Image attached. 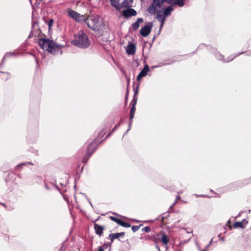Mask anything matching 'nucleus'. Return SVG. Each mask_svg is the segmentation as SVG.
I'll use <instances>...</instances> for the list:
<instances>
[{
	"label": "nucleus",
	"instance_id": "obj_1",
	"mask_svg": "<svg viewBox=\"0 0 251 251\" xmlns=\"http://www.w3.org/2000/svg\"><path fill=\"white\" fill-rule=\"evenodd\" d=\"M38 43L42 49L53 54H57L64 47L53 40L44 38H39Z\"/></svg>",
	"mask_w": 251,
	"mask_h": 251
},
{
	"label": "nucleus",
	"instance_id": "obj_2",
	"mask_svg": "<svg viewBox=\"0 0 251 251\" xmlns=\"http://www.w3.org/2000/svg\"><path fill=\"white\" fill-rule=\"evenodd\" d=\"M72 43L80 48L86 49L90 45V41L83 31L80 30L76 35Z\"/></svg>",
	"mask_w": 251,
	"mask_h": 251
},
{
	"label": "nucleus",
	"instance_id": "obj_3",
	"mask_svg": "<svg viewBox=\"0 0 251 251\" xmlns=\"http://www.w3.org/2000/svg\"><path fill=\"white\" fill-rule=\"evenodd\" d=\"M153 1L156 3L159 8L162 7L165 1L172 6L177 5L180 7L183 6L185 4L184 0H153Z\"/></svg>",
	"mask_w": 251,
	"mask_h": 251
},
{
	"label": "nucleus",
	"instance_id": "obj_4",
	"mask_svg": "<svg viewBox=\"0 0 251 251\" xmlns=\"http://www.w3.org/2000/svg\"><path fill=\"white\" fill-rule=\"evenodd\" d=\"M86 24L88 26L94 31L98 30V24L99 23V18L96 16H92L86 19Z\"/></svg>",
	"mask_w": 251,
	"mask_h": 251
},
{
	"label": "nucleus",
	"instance_id": "obj_5",
	"mask_svg": "<svg viewBox=\"0 0 251 251\" xmlns=\"http://www.w3.org/2000/svg\"><path fill=\"white\" fill-rule=\"evenodd\" d=\"M68 13L69 15L76 22H80L84 21L86 22V18L84 15H81L79 13L72 9H69Z\"/></svg>",
	"mask_w": 251,
	"mask_h": 251
},
{
	"label": "nucleus",
	"instance_id": "obj_6",
	"mask_svg": "<svg viewBox=\"0 0 251 251\" xmlns=\"http://www.w3.org/2000/svg\"><path fill=\"white\" fill-rule=\"evenodd\" d=\"M152 26V23H149L141 28L140 33L143 37H147L151 32Z\"/></svg>",
	"mask_w": 251,
	"mask_h": 251
},
{
	"label": "nucleus",
	"instance_id": "obj_7",
	"mask_svg": "<svg viewBox=\"0 0 251 251\" xmlns=\"http://www.w3.org/2000/svg\"><path fill=\"white\" fill-rule=\"evenodd\" d=\"M137 100H138V98L135 97L134 98H133V99H132V100L131 101L132 107H131V108L130 109V122H129V128H130V126H131V120L133 118V117L134 116V113H135V110H136L135 105H136V104L137 103ZM129 130V128H128L127 129V132Z\"/></svg>",
	"mask_w": 251,
	"mask_h": 251
},
{
	"label": "nucleus",
	"instance_id": "obj_8",
	"mask_svg": "<svg viewBox=\"0 0 251 251\" xmlns=\"http://www.w3.org/2000/svg\"><path fill=\"white\" fill-rule=\"evenodd\" d=\"M122 14L125 18L134 16L137 15V12L133 8H127L122 11Z\"/></svg>",
	"mask_w": 251,
	"mask_h": 251
},
{
	"label": "nucleus",
	"instance_id": "obj_9",
	"mask_svg": "<svg viewBox=\"0 0 251 251\" xmlns=\"http://www.w3.org/2000/svg\"><path fill=\"white\" fill-rule=\"evenodd\" d=\"M150 71L149 67L148 65H145L143 69L139 73L137 77V80L139 81L143 77L145 76L148 72Z\"/></svg>",
	"mask_w": 251,
	"mask_h": 251
},
{
	"label": "nucleus",
	"instance_id": "obj_10",
	"mask_svg": "<svg viewBox=\"0 0 251 251\" xmlns=\"http://www.w3.org/2000/svg\"><path fill=\"white\" fill-rule=\"evenodd\" d=\"M136 51V46L132 43L129 44L126 49V51L127 54L133 55L135 54Z\"/></svg>",
	"mask_w": 251,
	"mask_h": 251
},
{
	"label": "nucleus",
	"instance_id": "obj_11",
	"mask_svg": "<svg viewBox=\"0 0 251 251\" xmlns=\"http://www.w3.org/2000/svg\"><path fill=\"white\" fill-rule=\"evenodd\" d=\"M156 7H159L156 3L153 1V3H152L148 8L149 13L151 15L154 14L156 12Z\"/></svg>",
	"mask_w": 251,
	"mask_h": 251
},
{
	"label": "nucleus",
	"instance_id": "obj_12",
	"mask_svg": "<svg viewBox=\"0 0 251 251\" xmlns=\"http://www.w3.org/2000/svg\"><path fill=\"white\" fill-rule=\"evenodd\" d=\"M104 227L101 226H100L96 223L94 224V229L96 233L99 236H101L103 233V230Z\"/></svg>",
	"mask_w": 251,
	"mask_h": 251
},
{
	"label": "nucleus",
	"instance_id": "obj_13",
	"mask_svg": "<svg viewBox=\"0 0 251 251\" xmlns=\"http://www.w3.org/2000/svg\"><path fill=\"white\" fill-rule=\"evenodd\" d=\"M125 233L124 232L115 233H110L109 235V238L111 240V243L115 239H118L120 236L124 235Z\"/></svg>",
	"mask_w": 251,
	"mask_h": 251
},
{
	"label": "nucleus",
	"instance_id": "obj_14",
	"mask_svg": "<svg viewBox=\"0 0 251 251\" xmlns=\"http://www.w3.org/2000/svg\"><path fill=\"white\" fill-rule=\"evenodd\" d=\"M171 6H168L167 7L162 9L163 14L165 17L170 15L171 14V12L174 10Z\"/></svg>",
	"mask_w": 251,
	"mask_h": 251
},
{
	"label": "nucleus",
	"instance_id": "obj_15",
	"mask_svg": "<svg viewBox=\"0 0 251 251\" xmlns=\"http://www.w3.org/2000/svg\"><path fill=\"white\" fill-rule=\"evenodd\" d=\"M143 22V19L139 18L137 19L136 21L132 24V28L133 30H136L139 27V24L140 22Z\"/></svg>",
	"mask_w": 251,
	"mask_h": 251
},
{
	"label": "nucleus",
	"instance_id": "obj_16",
	"mask_svg": "<svg viewBox=\"0 0 251 251\" xmlns=\"http://www.w3.org/2000/svg\"><path fill=\"white\" fill-rule=\"evenodd\" d=\"M111 5L115 7L117 10H120L121 7H120V0H110Z\"/></svg>",
	"mask_w": 251,
	"mask_h": 251
},
{
	"label": "nucleus",
	"instance_id": "obj_17",
	"mask_svg": "<svg viewBox=\"0 0 251 251\" xmlns=\"http://www.w3.org/2000/svg\"><path fill=\"white\" fill-rule=\"evenodd\" d=\"M93 144V142L91 143L87 147V153L86 154V156L85 157H84V159H83V162H84V160L85 159V158L87 156V158L86 160H87L90 157V156L91 155V154L93 153V152L94 151H91V146H92V145ZM87 160H86V161Z\"/></svg>",
	"mask_w": 251,
	"mask_h": 251
},
{
	"label": "nucleus",
	"instance_id": "obj_18",
	"mask_svg": "<svg viewBox=\"0 0 251 251\" xmlns=\"http://www.w3.org/2000/svg\"><path fill=\"white\" fill-rule=\"evenodd\" d=\"M160 240L164 245L167 246L168 244L169 239L166 234H163L160 238Z\"/></svg>",
	"mask_w": 251,
	"mask_h": 251
},
{
	"label": "nucleus",
	"instance_id": "obj_19",
	"mask_svg": "<svg viewBox=\"0 0 251 251\" xmlns=\"http://www.w3.org/2000/svg\"><path fill=\"white\" fill-rule=\"evenodd\" d=\"M131 6V5L130 4L129 1L128 0H124L121 3V5H120V7H121V9L122 8H129Z\"/></svg>",
	"mask_w": 251,
	"mask_h": 251
},
{
	"label": "nucleus",
	"instance_id": "obj_20",
	"mask_svg": "<svg viewBox=\"0 0 251 251\" xmlns=\"http://www.w3.org/2000/svg\"><path fill=\"white\" fill-rule=\"evenodd\" d=\"M234 228L240 227L241 228H244L245 226L243 224V222H236L233 224Z\"/></svg>",
	"mask_w": 251,
	"mask_h": 251
},
{
	"label": "nucleus",
	"instance_id": "obj_21",
	"mask_svg": "<svg viewBox=\"0 0 251 251\" xmlns=\"http://www.w3.org/2000/svg\"><path fill=\"white\" fill-rule=\"evenodd\" d=\"M110 219L114 221V222L117 223L118 224H119L120 225V223H121V222L122 221V220L120 219H118L117 218H116L115 217H113V216H110Z\"/></svg>",
	"mask_w": 251,
	"mask_h": 251
},
{
	"label": "nucleus",
	"instance_id": "obj_22",
	"mask_svg": "<svg viewBox=\"0 0 251 251\" xmlns=\"http://www.w3.org/2000/svg\"><path fill=\"white\" fill-rule=\"evenodd\" d=\"M120 225L125 227H130L131 225L130 224L125 222L122 220L121 223H120Z\"/></svg>",
	"mask_w": 251,
	"mask_h": 251
},
{
	"label": "nucleus",
	"instance_id": "obj_23",
	"mask_svg": "<svg viewBox=\"0 0 251 251\" xmlns=\"http://www.w3.org/2000/svg\"><path fill=\"white\" fill-rule=\"evenodd\" d=\"M121 122H120V123H119L118 124L114 126V128H113V129H112L110 132H109V133L106 135V138H107V137H109V136H110V135H111V134H112V133L114 132V131L119 127V126H120V125L121 124Z\"/></svg>",
	"mask_w": 251,
	"mask_h": 251
},
{
	"label": "nucleus",
	"instance_id": "obj_24",
	"mask_svg": "<svg viewBox=\"0 0 251 251\" xmlns=\"http://www.w3.org/2000/svg\"><path fill=\"white\" fill-rule=\"evenodd\" d=\"M145 238L146 240H152L154 241V242H156V239L155 236H146L145 237Z\"/></svg>",
	"mask_w": 251,
	"mask_h": 251
},
{
	"label": "nucleus",
	"instance_id": "obj_25",
	"mask_svg": "<svg viewBox=\"0 0 251 251\" xmlns=\"http://www.w3.org/2000/svg\"><path fill=\"white\" fill-rule=\"evenodd\" d=\"M162 10H159V12L157 13L156 17L158 20H160L161 18L164 17L163 16V14H162Z\"/></svg>",
	"mask_w": 251,
	"mask_h": 251
},
{
	"label": "nucleus",
	"instance_id": "obj_26",
	"mask_svg": "<svg viewBox=\"0 0 251 251\" xmlns=\"http://www.w3.org/2000/svg\"><path fill=\"white\" fill-rule=\"evenodd\" d=\"M131 228H132V230L133 231V232H135L139 229L140 226H132Z\"/></svg>",
	"mask_w": 251,
	"mask_h": 251
},
{
	"label": "nucleus",
	"instance_id": "obj_27",
	"mask_svg": "<svg viewBox=\"0 0 251 251\" xmlns=\"http://www.w3.org/2000/svg\"><path fill=\"white\" fill-rule=\"evenodd\" d=\"M142 231L146 232H150L151 231V229L149 226H146L142 228Z\"/></svg>",
	"mask_w": 251,
	"mask_h": 251
},
{
	"label": "nucleus",
	"instance_id": "obj_28",
	"mask_svg": "<svg viewBox=\"0 0 251 251\" xmlns=\"http://www.w3.org/2000/svg\"><path fill=\"white\" fill-rule=\"evenodd\" d=\"M138 88H139V85L137 86L135 89H134V96H133V98H134L135 97L137 98L136 97V95H137L138 92Z\"/></svg>",
	"mask_w": 251,
	"mask_h": 251
},
{
	"label": "nucleus",
	"instance_id": "obj_29",
	"mask_svg": "<svg viewBox=\"0 0 251 251\" xmlns=\"http://www.w3.org/2000/svg\"><path fill=\"white\" fill-rule=\"evenodd\" d=\"M53 23V20L52 19H50L49 23H48V26L50 28L51 27V26L52 25Z\"/></svg>",
	"mask_w": 251,
	"mask_h": 251
},
{
	"label": "nucleus",
	"instance_id": "obj_30",
	"mask_svg": "<svg viewBox=\"0 0 251 251\" xmlns=\"http://www.w3.org/2000/svg\"><path fill=\"white\" fill-rule=\"evenodd\" d=\"M165 18H166V17H165V16H164V17H162V18H161L160 20H159L161 22V24H164V22H165Z\"/></svg>",
	"mask_w": 251,
	"mask_h": 251
},
{
	"label": "nucleus",
	"instance_id": "obj_31",
	"mask_svg": "<svg viewBox=\"0 0 251 251\" xmlns=\"http://www.w3.org/2000/svg\"><path fill=\"white\" fill-rule=\"evenodd\" d=\"M180 198L179 195L178 194V195L176 196V200L175 202H174V204H175L176 202L177 201L178 199H180Z\"/></svg>",
	"mask_w": 251,
	"mask_h": 251
},
{
	"label": "nucleus",
	"instance_id": "obj_32",
	"mask_svg": "<svg viewBox=\"0 0 251 251\" xmlns=\"http://www.w3.org/2000/svg\"><path fill=\"white\" fill-rule=\"evenodd\" d=\"M211 242H212V240L210 242L209 244L207 245L206 248H208L209 246V245L211 244ZM206 251V249H205L202 250H200V251Z\"/></svg>",
	"mask_w": 251,
	"mask_h": 251
},
{
	"label": "nucleus",
	"instance_id": "obj_33",
	"mask_svg": "<svg viewBox=\"0 0 251 251\" xmlns=\"http://www.w3.org/2000/svg\"><path fill=\"white\" fill-rule=\"evenodd\" d=\"M98 251H104L102 247H101V246L99 247L98 248Z\"/></svg>",
	"mask_w": 251,
	"mask_h": 251
},
{
	"label": "nucleus",
	"instance_id": "obj_34",
	"mask_svg": "<svg viewBox=\"0 0 251 251\" xmlns=\"http://www.w3.org/2000/svg\"><path fill=\"white\" fill-rule=\"evenodd\" d=\"M128 91H127L126 92V98H125V100H126V102H127V97H128Z\"/></svg>",
	"mask_w": 251,
	"mask_h": 251
},
{
	"label": "nucleus",
	"instance_id": "obj_35",
	"mask_svg": "<svg viewBox=\"0 0 251 251\" xmlns=\"http://www.w3.org/2000/svg\"><path fill=\"white\" fill-rule=\"evenodd\" d=\"M241 222H243V224L245 223L246 225L248 223V221H247L246 219L243 220Z\"/></svg>",
	"mask_w": 251,
	"mask_h": 251
},
{
	"label": "nucleus",
	"instance_id": "obj_36",
	"mask_svg": "<svg viewBox=\"0 0 251 251\" xmlns=\"http://www.w3.org/2000/svg\"><path fill=\"white\" fill-rule=\"evenodd\" d=\"M233 58H231V59H228V60H227L225 61V62H229V61H230L232 60H233Z\"/></svg>",
	"mask_w": 251,
	"mask_h": 251
},
{
	"label": "nucleus",
	"instance_id": "obj_37",
	"mask_svg": "<svg viewBox=\"0 0 251 251\" xmlns=\"http://www.w3.org/2000/svg\"><path fill=\"white\" fill-rule=\"evenodd\" d=\"M0 204L4 206L5 207H6V205L5 203L0 202Z\"/></svg>",
	"mask_w": 251,
	"mask_h": 251
},
{
	"label": "nucleus",
	"instance_id": "obj_38",
	"mask_svg": "<svg viewBox=\"0 0 251 251\" xmlns=\"http://www.w3.org/2000/svg\"><path fill=\"white\" fill-rule=\"evenodd\" d=\"M3 64H2V66H1V68H0V72H0L1 73H4V72H3L1 71H2V69H2V68L3 67Z\"/></svg>",
	"mask_w": 251,
	"mask_h": 251
},
{
	"label": "nucleus",
	"instance_id": "obj_39",
	"mask_svg": "<svg viewBox=\"0 0 251 251\" xmlns=\"http://www.w3.org/2000/svg\"><path fill=\"white\" fill-rule=\"evenodd\" d=\"M6 75H7V76L8 77H9V76H10V74H9V73H6Z\"/></svg>",
	"mask_w": 251,
	"mask_h": 251
},
{
	"label": "nucleus",
	"instance_id": "obj_40",
	"mask_svg": "<svg viewBox=\"0 0 251 251\" xmlns=\"http://www.w3.org/2000/svg\"><path fill=\"white\" fill-rule=\"evenodd\" d=\"M163 25H164V24H161V25H160V29L163 27Z\"/></svg>",
	"mask_w": 251,
	"mask_h": 251
},
{
	"label": "nucleus",
	"instance_id": "obj_41",
	"mask_svg": "<svg viewBox=\"0 0 251 251\" xmlns=\"http://www.w3.org/2000/svg\"><path fill=\"white\" fill-rule=\"evenodd\" d=\"M128 1H129V3L130 4L131 2H132L133 0H128Z\"/></svg>",
	"mask_w": 251,
	"mask_h": 251
},
{
	"label": "nucleus",
	"instance_id": "obj_42",
	"mask_svg": "<svg viewBox=\"0 0 251 251\" xmlns=\"http://www.w3.org/2000/svg\"><path fill=\"white\" fill-rule=\"evenodd\" d=\"M156 249H158L159 250V247H158L157 245H156Z\"/></svg>",
	"mask_w": 251,
	"mask_h": 251
},
{
	"label": "nucleus",
	"instance_id": "obj_43",
	"mask_svg": "<svg viewBox=\"0 0 251 251\" xmlns=\"http://www.w3.org/2000/svg\"><path fill=\"white\" fill-rule=\"evenodd\" d=\"M138 226H140V227L142 226H143V225L142 224H140V225H139Z\"/></svg>",
	"mask_w": 251,
	"mask_h": 251
},
{
	"label": "nucleus",
	"instance_id": "obj_44",
	"mask_svg": "<svg viewBox=\"0 0 251 251\" xmlns=\"http://www.w3.org/2000/svg\"><path fill=\"white\" fill-rule=\"evenodd\" d=\"M242 53H243V52H240V53H239V54H242Z\"/></svg>",
	"mask_w": 251,
	"mask_h": 251
}]
</instances>
